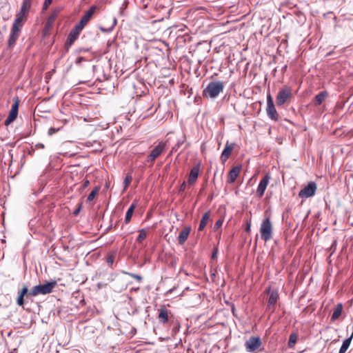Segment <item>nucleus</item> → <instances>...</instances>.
Listing matches in <instances>:
<instances>
[{
	"label": "nucleus",
	"mask_w": 353,
	"mask_h": 353,
	"mask_svg": "<svg viewBox=\"0 0 353 353\" xmlns=\"http://www.w3.org/2000/svg\"><path fill=\"white\" fill-rule=\"evenodd\" d=\"M278 298L279 294L276 292H271L268 300V307H270L271 305L274 306L276 303Z\"/></svg>",
	"instance_id": "nucleus-22"
},
{
	"label": "nucleus",
	"mask_w": 353,
	"mask_h": 353,
	"mask_svg": "<svg viewBox=\"0 0 353 353\" xmlns=\"http://www.w3.org/2000/svg\"><path fill=\"white\" fill-rule=\"evenodd\" d=\"M52 0H45L43 6V9L46 10L49 6L52 3Z\"/></svg>",
	"instance_id": "nucleus-35"
},
{
	"label": "nucleus",
	"mask_w": 353,
	"mask_h": 353,
	"mask_svg": "<svg viewBox=\"0 0 353 353\" xmlns=\"http://www.w3.org/2000/svg\"><path fill=\"white\" fill-rule=\"evenodd\" d=\"M132 180V176L130 175V174H128L125 179H124V190H125L129 186V185L130 184L131 181Z\"/></svg>",
	"instance_id": "nucleus-31"
},
{
	"label": "nucleus",
	"mask_w": 353,
	"mask_h": 353,
	"mask_svg": "<svg viewBox=\"0 0 353 353\" xmlns=\"http://www.w3.org/2000/svg\"><path fill=\"white\" fill-rule=\"evenodd\" d=\"M100 190V187L99 186H96L92 190V192L89 194L88 198H87V201L88 202H91L94 198L95 196L98 194Z\"/></svg>",
	"instance_id": "nucleus-27"
},
{
	"label": "nucleus",
	"mask_w": 353,
	"mask_h": 353,
	"mask_svg": "<svg viewBox=\"0 0 353 353\" xmlns=\"http://www.w3.org/2000/svg\"><path fill=\"white\" fill-rule=\"evenodd\" d=\"M223 223V221L221 220H218L215 223L216 228H219Z\"/></svg>",
	"instance_id": "nucleus-42"
},
{
	"label": "nucleus",
	"mask_w": 353,
	"mask_h": 353,
	"mask_svg": "<svg viewBox=\"0 0 353 353\" xmlns=\"http://www.w3.org/2000/svg\"><path fill=\"white\" fill-rule=\"evenodd\" d=\"M210 212H206L205 213H204V214L203 215V216L201 218V222H200V224L199 226V231H202L205 228V227L208 224V222L210 219Z\"/></svg>",
	"instance_id": "nucleus-19"
},
{
	"label": "nucleus",
	"mask_w": 353,
	"mask_h": 353,
	"mask_svg": "<svg viewBox=\"0 0 353 353\" xmlns=\"http://www.w3.org/2000/svg\"><path fill=\"white\" fill-rule=\"evenodd\" d=\"M20 31H21V28H18L17 27H15V26L12 27L10 37L8 39L9 47H12L14 45L16 41L17 40V39L19 36Z\"/></svg>",
	"instance_id": "nucleus-14"
},
{
	"label": "nucleus",
	"mask_w": 353,
	"mask_h": 353,
	"mask_svg": "<svg viewBox=\"0 0 353 353\" xmlns=\"http://www.w3.org/2000/svg\"><path fill=\"white\" fill-rule=\"evenodd\" d=\"M28 289L27 287H23L19 293L17 303L19 306H23L24 304V296L28 293Z\"/></svg>",
	"instance_id": "nucleus-20"
},
{
	"label": "nucleus",
	"mask_w": 353,
	"mask_h": 353,
	"mask_svg": "<svg viewBox=\"0 0 353 353\" xmlns=\"http://www.w3.org/2000/svg\"><path fill=\"white\" fill-rule=\"evenodd\" d=\"M292 97V90L289 87L282 88L276 96V104L278 106H282L288 103Z\"/></svg>",
	"instance_id": "nucleus-5"
},
{
	"label": "nucleus",
	"mask_w": 353,
	"mask_h": 353,
	"mask_svg": "<svg viewBox=\"0 0 353 353\" xmlns=\"http://www.w3.org/2000/svg\"><path fill=\"white\" fill-rule=\"evenodd\" d=\"M89 185H90V181L88 180L84 181L82 184L81 189L83 190V189L86 188Z\"/></svg>",
	"instance_id": "nucleus-38"
},
{
	"label": "nucleus",
	"mask_w": 353,
	"mask_h": 353,
	"mask_svg": "<svg viewBox=\"0 0 353 353\" xmlns=\"http://www.w3.org/2000/svg\"><path fill=\"white\" fill-rule=\"evenodd\" d=\"M96 10L95 6H92L81 17L80 21L77 23L79 26L82 28L85 27V26L88 23V22L90 20L92 15L94 14Z\"/></svg>",
	"instance_id": "nucleus-10"
},
{
	"label": "nucleus",
	"mask_w": 353,
	"mask_h": 353,
	"mask_svg": "<svg viewBox=\"0 0 353 353\" xmlns=\"http://www.w3.org/2000/svg\"><path fill=\"white\" fill-rule=\"evenodd\" d=\"M32 0H23L21 10L28 13L32 6Z\"/></svg>",
	"instance_id": "nucleus-26"
},
{
	"label": "nucleus",
	"mask_w": 353,
	"mask_h": 353,
	"mask_svg": "<svg viewBox=\"0 0 353 353\" xmlns=\"http://www.w3.org/2000/svg\"><path fill=\"white\" fill-rule=\"evenodd\" d=\"M56 281L48 282L43 285H38L34 286L30 292V295L36 296L39 294H47L52 292L53 289L57 286Z\"/></svg>",
	"instance_id": "nucleus-2"
},
{
	"label": "nucleus",
	"mask_w": 353,
	"mask_h": 353,
	"mask_svg": "<svg viewBox=\"0 0 353 353\" xmlns=\"http://www.w3.org/2000/svg\"><path fill=\"white\" fill-rule=\"evenodd\" d=\"M185 185H186L185 182H183V183L181 184V185L180 190H181V191H182V190H185Z\"/></svg>",
	"instance_id": "nucleus-43"
},
{
	"label": "nucleus",
	"mask_w": 353,
	"mask_h": 353,
	"mask_svg": "<svg viewBox=\"0 0 353 353\" xmlns=\"http://www.w3.org/2000/svg\"><path fill=\"white\" fill-rule=\"evenodd\" d=\"M261 239L265 241L270 240L272 237V224L270 217L265 218L261 223L260 228Z\"/></svg>",
	"instance_id": "nucleus-4"
},
{
	"label": "nucleus",
	"mask_w": 353,
	"mask_h": 353,
	"mask_svg": "<svg viewBox=\"0 0 353 353\" xmlns=\"http://www.w3.org/2000/svg\"><path fill=\"white\" fill-rule=\"evenodd\" d=\"M147 232L145 229H141L139 230V234L137 236V242L141 243L142 241L146 237Z\"/></svg>",
	"instance_id": "nucleus-29"
},
{
	"label": "nucleus",
	"mask_w": 353,
	"mask_h": 353,
	"mask_svg": "<svg viewBox=\"0 0 353 353\" xmlns=\"http://www.w3.org/2000/svg\"><path fill=\"white\" fill-rule=\"evenodd\" d=\"M224 88V83L222 81H212L208 83L203 90V94L205 97L214 99Z\"/></svg>",
	"instance_id": "nucleus-1"
},
{
	"label": "nucleus",
	"mask_w": 353,
	"mask_h": 353,
	"mask_svg": "<svg viewBox=\"0 0 353 353\" xmlns=\"http://www.w3.org/2000/svg\"><path fill=\"white\" fill-rule=\"evenodd\" d=\"M215 255H216V252H213V254H212V257H214V256H215Z\"/></svg>",
	"instance_id": "nucleus-46"
},
{
	"label": "nucleus",
	"mask_w": 353,
	"mask_h": 353,
	"mask_svg": "<svg viewBox=\"0 0 353 353\" xmlns=\"http://www.w3.org/2000/svg\"><path fill=\"white\" fill-rule=\"evenodd\" d=\"M128 274L129 276H130L131 277L137 279L139 282L141 281V280H142V277L140 275H138V274H133V273H128Z\"/></svg>",
	"instance_id": "nucleus-34"
},
{
	"label": "nucleus",
	"mask_w": 353,
	"mask_h": 353,
	"mask_svg": "<svg viewBox=\"0 0 353 353\" xmlns=\"http://www.w3.org/2000/svg\"><path fill=\"white\" fill-rule=\"evenodd\" d=\"M245 347L247 352L258 353L263 351L262 342L259 336H251L245 343Z\"/></svg>",
	"instance_id": "nucleus-3"
},
{
	"label": "nucleus",
	"mask_w": 353,
	"mask_h": 353,
	"mask_svg": "<svg viewBox=\"0 0 353 353\" xmlns=\"http://www.w3.org/2000/svg\"><path fill=\"white\" fill-rule=\"evenodd\" d=\"M266 112L268 117L274 121L278 120V114L275 108L272 96L269 94L267 96Z\"/></svg>",
	"instance_id": "nucleus-8"
},
{
	"label": "nucleus",
	"mask_w": 353,
	"mask_h": 353,
	"mask_svg": "<svg viewBox=\"0 0 353 353\" xmlns=\"http://www.w3.org/2000/svg\"><path fill=\"white\" fill-rule=\"evenodd\" d=\"M352 336H353V334H352V336L350 338L346 339L345 340L343 341V344L339 350V351H341V353L342 352L345 353L347 350L349 348L350 343H351Z\"/></svg>",
	"instance_id": "nucleus-23"
},
{
	"label": "nucleus",
	"mask_w": 353,
	"mask_h": 353,
	"mask_svg": "<svg viewBox=\"0 0 353 353\" xmlns=\"http://www.w3.org/2000/svg\"><path fill=\"white\" fill-rule=\"evenodd\" d=\"M59 130V128H50L49 130H48V134L50 136L55 134L56 132H57Z\"/></svg>",
	"instance_id": "nucleus-37"
},
{
	"label": "nucleus",
	"mask_w": 353,
	"mask_h": 353,
	"mask_svg": "<svg viewBox=\"0 0 353 353\" xmlns=\"http://www.w3.org/2000/svg\"><path fill=\"white\" fill-rule=\"evenodd\" d=\"M19 105V99L18 97L14 98V103L12 105L11 110L9 112L8 117L5 120V125H9L11 123H12L18 115V110Z\"/></svg>",
	"instance_id": "nucleus-7"
},
{
	"label": "nucleus",
	"mask_w": 353,
	"mask_h": 353,
	"mask_svg": "<svg viewBox=\"0 0 353 353\" xmlns=\"http://www.w3.org/2000/svg\"><path fill=\"white\" fill-rule=\"evenodd\" d=\"M241 170V165H236L232 168V170L228 173L227 182L228 183H233L236 181L238 176L239 175Z\"/></svg>",
	"instance_id": "nucleus-13"
},
{
	"label": "nucleus",
	"mask_w": 353,
	"mask_h": 353,
	"mask_svg": "<svg viewBox=\"0 0 353 353\" xmlns=\"http://www.w3.org/2000/svg\"><path fill=\"white\" fill-rule=\"evenodd\" d=\"M309 215V212L306 214V217Z\"/></svg>",
	"instance_id": "nucleus-47"
},
{
	"label": "nucleus",
	"mask_w": 353,
	"mask_h": 353,
	"mask_svg": "<svg viewBox=\"0 0 353 353\" xmlns=\"http://www.w3.org/2000/svg\"><path fill=\"white\" fill-rule=\"evenodd\" d=\"M137 204L135 203H133L131 204L130 208H128L125 218V223H128L130 221V219L132 218V216L133 214L134 210L136 208Z\"/></svg>",
	"instance_id": "nucleus-21"
},
{
	"label": "nucleus",
	"mask_w": 353,
	"mask_h": 353,
	"mask_svg": "<svg viewBox=\"0 0 353 353\" xmlns=\"http://www.w3.org/2000/svg\"><path fill=\"white\" fill-rule=\"evenodd\" d=\"M327 97V93L325 92H321L319 94H317L314 100V102L316 105H320L325 100Z\"/></svg>",
	"instance_id": "nucleus-24"
},
{
	"label": "nucleus",
	"mask_w": 353,
	"mask_h": 353,
	"mask_svg": "<svg viewBox=\"0 0 353 353\" xmlns=\"http://www.w3.org/2000/svg\"><path fill=\"white\" fill-rule=\"evenodd\" d=\"M343 310V305L341 303H339L336 305V307L334 309L332 315V321H334L337 320L339 316L341 315Z\"/></svg>",
	"instance_id": "nucleus-18"
},
{
	"label": "nucleus",
	"mask_w": 353,
	"mask_h": 353,
	"mask_svg": "<svg viewBox=\"0 0 353 353\" xmlns=\"http://www.w3.org/2000/svg\"><path fill=\"white\" fill-rule=\"evenodd\" d=\"M270 176L269 174H265L260 181L259 184L258 185L256 194L259 198H261L264 192L267 188V186L269 183Z\"/></svg>",
	"instance_id": "nucleus-9"
},
{
	"label": "nucleus",
	"mask_w": 353,
	"mask_h": 353,
	"mask_svg": "<svg viewBox=\"0 0 353 353\" xmlns=\"http://www.w3.org/2000/svg\"><path fill=\"white\" fill-rule=\"evenodd\" d=\"M296 334H291L290 336V339H289V341H288V346L290 347H292L296 342Z\"/></svg>",
	"instance_id": "nucleus-30"
},
{
	"label": "nucleus",
	"mask_w": 353,
	"mask_h": 353,
	"mask_svg": "<svg viewBox=\"0 0 353 353\" xmlns=\"http://www.w3.org/2000/svg\"><path fill=\"white\" fill-rule=\"evenodd\" d=\"M38 145H39L41 148H44V145H43V144H42V143H39V144H38Z\"/></svg>",
	"instance_id": "nucleus-45"
},
{
	"label": "nucleus",
	"mask_w": 353,
	"mask_h": 353,
	"mask_svg": "<svg viewBox=\"0 0 353 353\" xmlns=\"http://www.w3.org/2000/svg\"><path fill=\"white\" fill-rule=\"evenodd\" d=\"M168 314H169L168 310L165 307H162L159 310V314L158 315V319H159V321L163 323H167L168 321Z\"/></svg>",
	"instance_id": "nucleus-17"
},
{
	"label": "nucleus",
	"mask_w": 353,
	"mask_h": 353,
	"mask_svg": "<svg viewBox=\"0 0 353 353\" xmlns=\"http://www.w3.org/2000/svg\"><path fill=\"white\" fill-rule=\"evenodd\" d=\"M191 227L190 226H186L184 229H183L179 235L178 237V243L180 245H183L186 240L188 239L190 233L191 232Z\"/></svg>",
	"instance_id": "nucleus-16"
},
{
	"label": "nucleus",
	"mask_w": 353,
	"mask_h": 353,
	"mask_svg": "<svg viewBox=\"0 0 353 353\" xmlns=\"http://www.w3.org/2000/svg\"><path fill=\"white\" fill-rule=\"evenodd\" d=\"M26 21V19H24L23 18H22L20 16H18L17 14L16 15V18H15V19L14 21L13 24H12V26L17 27L18 28H21L22 26H23V23Z\"/></svg>",
	"instance_id": "nucleus-25"
},
{
	"label": "nucleus",
	"mask_w": 353,
	"mask_h": 353,
	"mask_svg": "<svg viewBox=\"0 0 353 353\" xmlns=\"http://www.w3.org/2000/svg\"><path fill=\"white\" fill-rule=\"evenodd\" d=\"M316 185L314 182H310V197L312 196L316 192Z\"/></svg>",
	"instance_id": "nucleus-33"
},
{
	"label": "nucleus",
	"mask_w": 353,
	"mask_h": 353,
	"mask_svg": "<svg viewBox=\"0 0 353 353\" xmlns=\"http://www.w3.org/2000/svg\"><path fill=\"white\" fill-rule=\"evenodd\" d=\"M200 170L199 164L195 165L190 170L189 178H188V183L190 185L194 184L199 176Z\"/></svg>",
	"instance_id": "nucleus-15"
},
{
	"label": "nucleus",
	"mask_w": 353,
	"mask_h": 353,
	"mask_svg": "<svg viewBox=\"0 0 353 353\" xmlns=\"http://www.w3.org/2000/svg\"><path fill=\"white\" fill-rule=\"evenodd\" d=\"M250 230V224H248L246 228H245V231L246 232H249Z\"/></svg>",
	"instance_id": "nucleus-44"
},
{
	"label": "nucleus",
	"mask_w": 353,
	"mask_h": 353,
	"mask_svg": "<svg viewBox=\"0 0 353 353\" xmlns=\"http://www.w3.org/2000/svg\"><path fill=\"white\" fill-rule=\"evenodd\" d=\"M83 61H85V59H84L83 57H78V58L77 59V60H76V63H81Z\"/></svg>",
	"instance_id": "nucleus-41"
},
{
	"label": "nucleus",
	"mask_w": 353,
	"mask_h": 353,
	"mask_svg": "<svg viewBox=\"0 0 353 353\" xmlns=\"http://www.w3.org/2000/svg\"><path fill=\"white\" fill-rule=\"evenodd\" d=\"M83 30L82 28L79 26L77 24L75 26L74 28L70 32L68 39H67V45L71 46L74 41L77 39L79 35L80 32Z\"/></svg>",
	"instance_id": "nucleus-12"
},
{
	"label": "nucleus",
	"mask_w": 353,
	"mask_h": 353,
	"mask_svg": "<svg viewBox=\"0 0 353 353\" xmlns=\"http://www.w3.org/2000/svg\"><path fill=\"white\" fill-rule=\"evenodd\" d=\"M166 148V143L161 141L151 151L150 154L147 157V161L151 162L153 164L154 160L159 157Z\"/></svg>",
	"instance_id": "nucleus-6"
},
{
	"label": "nucleus",
	"mask_w": 353,
	"mask_h": 353,
	"mask_svg": "<svg viewBox=\"0 0 353 353\" xmlns=\"http://www.w3.org/2000/svg\"><path fill=\"white\" fill-rule=\"evenodd\" d=\"M184 140H179L177 143L172 148L171 152H176L181 145L183 143Z\"/></svg>",
	"instance_id": "nucleus-32"
},
{
	"label": "nucleus",
	"mask_w": 353,
	"mask_h": 353,
	"mask_svg": "<svg viewBox=\"0 0 353 353\" xmlns=\"http://www.w3.org/2000/svg\"><path fill=\"white\" fill-rule=\"evenodd\" d=\"M299 196L303 199L309 198V184L300 191Z\"/></svg>",
	"instance_id": "nucleus-28"
},
{
	"label": "nucleus",
	"mask_w": 353,
	"mask_h": 353,
	"mask_svg": "<svg viewBox=\"0 0 353 353\" xmlns=\"http://www.w3.org/2000/svg\"><path fill=\"white\" fill-rule=\"evenodd\" d=\"M81 209V204H79V207L74 211V214L77 215Z\"/></svg>",
	"instance_id": "nucleus-40"
},
{
	"label": "nucleus",
	"mask_w": 353,
	"mask_h": 353,
	"mask_svg": "<svg viewBox=\"0 0 353 353\" xmlns=\"http://www.w3.org/2000/svg\"><path fill=\"white\" fill-rule=\"evenodd\" d=\"M234 148V143H230L228 141L225 143V148L221 155V161L223 163L229 159Z\"/></svg>",
	"instance_id": "nucleus-11"
},
{
	"label": "nucleus",
	"mask_w": 353,
	"mask_h": 353,
	"mask_svg": "<svg viewBox=\"0 0 353 353\" xmlns=\"http://www.w3.org/2000/svg\"><path fill=\"white\" fill-rule=\"evenodd\" d=\"M114 262V256H110L108 259H107V263L110 265H112Z\"/></svg>",
	"instance_id": "nucleus-39"
},
{
	"label": "nucleus",
	"mask_w": 353,
	"mask_h": 353,
	"mask_svg": "<svg viewBox=\"0 0 353 353\" xmlns=\"http://www.w3.org/2000/svg\"><path fill=\"white\" fill-rule=\"evenodd\" d=\"M28 14V13H27L26 12H25V11H23V10H21L20 9L19 12L17 14L18 16H20L21 17H22V18H23L24 19H26H26H27V16H26V14Z\"/></svg>",
	"instance_id": "nucleus-36"
}]
</instances>
